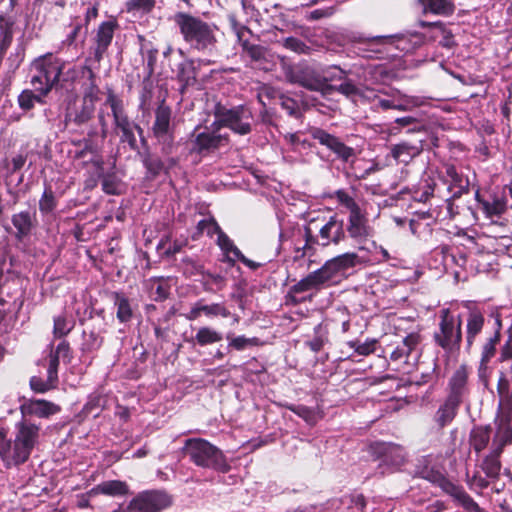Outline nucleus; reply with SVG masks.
Returning a JSON list of instances; mask_svg holds the SVG:
<instances>
[{
  "label": "nucleus",
  "mask_w": 512,
  "mask_h": 512,
  "mask_svg": "<svg viewBox=\"0 0 512 512\" xmlns=\"http://www.w3.org/2000/svg\"><path fill=\"white\" fill-rule=\"evenodd\" d=\"M21 418L29 419L28 416L38 418H48L58 413L61 408L59 405L44 399H28L20 405Z\"/></svg>",
  "instance_id": "obj_19"
},
{
  "label": "nucleus",
  "mask_w": 512,
  "mask_h": 512,
  "mask_svg": "<svg viewBox=\"0 0 512 512\" xmlns=\"http://www.w3.org/2000/svg\"><path fill=\"white\" fill-rule=\"evenodd\" d=\"M83 344H82V350L83 351H95L98 350L102 344H103V337L101 336L100 331H96L95 329L86 332H83Z\"/></svg>",
  "instance_id": "obj_45"
},
{
  "label": "nucleus",
  "mask_w": 512,
  "mask_h": 512,
  "mask_svg": "<svg viewBox=\"0 0 512 512\" xmlns=\"http://www.w3.org/2000/svg\"><path fill=\"white\" fill-rule=\"evenodd\" d=\"M485 325V317L478 309L468 312L465 325V350L470 353Z\"/></svg>",
  "instance_id": "obj_20"
},
{
  "label": "nucleus",
  "mask_w": 512,
  "mask_h": 512,
  "mask_svg": "<svg viewBox=\"0 0 512 512\" xmlns=\"http://www.w3.org/2000/svg\"><path fill=\"white\" fill-rule=\"evenodd\" d=\"M376 339H367L365 342L361 343L357 340L349 341L347 345L352 348L358 355L368 356L375 352L376 350Z\"/></svg>",
  "instance_id": "obj_49"
},
{
  "label": "nucleus",
  "mask_w": 512,
  "mask_h": 512,
  "mask_svg": "<svg viewBox=\"0 0 512 512\" xmlns=\"http://www.w3.org/2000/svg\"><path fill=\"white\" fill-rule=\"evenodd\" d=\"M11 222L16 229L15 238L22 241L31 234L34 227L33 217L29 211H21L13 214Z\"/></svg>",
  "instance_id": "obj_30"
},
{
  "label": "nucleus",
  "mask_w": 512,
  "mask_h": 512,
  "mask_svg": "<svg viewBox=\"0 0 512 512\" xmlns=\"http://www.w3.org/2000/svg\"><path fill=\"white\" fill-rule=\"evenodd\" d=\"M62 59L51 53L35 59L31 64L30 84L35 92L48 95L60 83Z\"/></svg>",
  "instance_id": "obj_8"
},
{
  "label": "nucleus",
  "mask_w": 512,
  "mask_h": 512,
  "mask_svg": "<svg viewBox=\"0 0 512 512\" xmlns=\"http://www.w3.org/2000/svg\"><path fill=\"white\" fill-rule=\"evenodd\" d=\"M87 70L89 76V84L84 89L82 101H85L90 104H94L96 106L97 101L99 100L100 89L95 81V73L89 67H84Z\"/></svg>",
  "instance_id": "obj_40"
},
{
  "label": "nucleus",
  "mask_w": 512,
  "mask_h": 512,
  "mask_svg": "<svg viewBox=\"0 0 512 512\" xmlns=\"http://www.w3.org/2000/svg\"><path fill=\"white\" fill-rule=\"evenodd\" d=\"M328 343V330L322 324L314 327V337L306 342V345L313 351L319 352Z\"/></svg>",
  "instance_id": "obj_39"
},
{
  "label": "nucleus",
  "mask_w": 512,
  "mask_h": 512,
  "mask_svg": "<svg viewBox=\"0 0 512 512\" xmlns=\"http://www.w3.org/2000/svg\"><path fill=\"white\" fill-rule=\"evenodd\" d=\"M115 305L117 307V318L120 322H127L132 317V309L129 300L123 295L115 294Z\"/></svg>",
  "instance_id": "obj_46"
},
{
  "label": "nucleus",
  "mask_w": 512,
  "mask_h": 512,
  "mask_svg": "<svg viewBox=\"0 0 512 512\" xmlns=\"http://www.w3.org/2000/svg\"><path fill=\"white\" fill-rule=\"evenodd\" d=\"M445 182L448 184L452 198H459L469 192V180L466 176L458 173L455 166L447 165L445 167Z\"/></svg>",
  "instance_id": "obj_24"
},
{
  "label": "nucleus",
  "mask_w": 512,
  "mask_h": 512,
  "mask_svg": "<svg viewBox=\"0 0 512 512\" xmlns=\"http://www.w3.org/2000/svg\"><path fill=\"white\" fill-rule=\"evenodd\" d=\"M414 6L423 15L448 17L453 15L456 10L452 0H415Z\"/></svg>",
  "instance_id": "obj_21"
},
{
  "label": "nucleus",
  "mask_w": 512,
  "mask_h": 512,
  "mask_svg": "<svg viewBox=\"0 0 512 512\" xmlns=\"http://www.w3.org/2000/svg\"><path fill=\"white\" fill-rule=\"evenodd\" d=\"M453 500L466 510L473 511V512H476L479 510V505L464 490V488H461L460 491L456 495H454Z\"/></svg>",
  "instance_id": "obj_56"
},
{
  "label": "nucleus",
  "mask_w": 512,
  "mask_h": 512,
  "mask_svg": "<svg viewBox=\"0 0 512 512\" xmlns=\"http://www.w3.org/2000/svg\"><path fill=\"white\" fill-rule=\"evenodd\" d=\"M177 78L184 86L193 84L196 81V71L191 61H184L178 65Z\"/></svg>",
  "instance_id": "obj_42"
},
{
  "label": "nucleus",
  "mask_w": 512,
  "mask_h": 512,
  "mask_svg": "<svg viewBox=\"0 0 512 512\" xmlns=\"http://www.w3.org/2000/svg\"><path fill=\"white\" fill-rule=\"evenodd\" d=\"M305 250H313L315 246L328 247L338 245L346 240L344 220L337 214L320 222L312 219L304 226Z\"/></svg>",
  "instance_id": "obj_3"
},
{
  "label": "nucleus",
  "mask_w": 512,
  "mask_h": 512,
  "mask_svg": "<svg viewBox=\"0 0 512 512\" xmlns=\"http://www.w3.org/2000/svg\"><path fill=\"white\" fill-rule=\"evenodd\" d=\"M59 359H60V357L52 351L50 354L49 365H48V369H47V375L52 380L58 381Z\"/></svg>",
  "instance_id": "obj_62"
},
{
  "label": "nucleus",
  "mask_w": 512,
  "mask_h": 512,
  "mask_svg": "<svg viewBox=\"0 0 512 512\" xmlns=\"http://www.w3.org/2000/svg\"><path fill=\"white\" fill-rule=\"evenodd\" d=\"M106 400L104 397L97 392H94L88 396L87 402L85 403L81 414L85 417L93 415L98 416L104 408Z\"/></svg>",
  "instance_id": "obj_37"
},
{
  "label": "nucleus",
  "mask_w": 512,
  "mask_h": 512,
  "mask_svg": "<svg viewBox=\"0 0 512 512\" xmlns=\"http://www.w3.org/2000/svg\"><path fill=\"white\" fill-rule=\"evenodd\" d=\"M283 71L285 79L291 84H297L312 91L324 89L321 75L306 64L284 65Z\"/></svg>",
  "instance_id": "obj_11"
},
{
  "label": "nucleus",
  "mask_w": 512,
  "mask_h": 512,
  "mask_svg": "<svg viewBox=\"0 0 512 512\" xmlns=\"http://www.w3.org/2000/svg\"><path fill=\"white\" fill-rule=\"evenodd\" d=\"M125 5L127 12L150 13L156 5V0H128Z\"/></svg>",
  "instance_id": "obj_54"
},
{
  "label": "nucleus",
  "mask_w": 512,
  "mask_h": 512,
  "mask_svg": "<svg viewBox=\"0 0 512 512\" xmlns=\"http://www.w3.org/2000/svg\"><path fill=\"white\" fill-rule=\"evenodd\" d=\"M242 46L253 60L259 61L266 58L267 50L264 47L250 43L248 40H244Z\"/></svg>",
  "instance_id": "obj_57"
},
{
  "label": "nucleus",
  "mask_w": 512,
  "mask_h": 512,
  "mask_svg": "<svg viewBox=\"0 0 512 512\" xmlns=\"http://www.w3.org/2000/svg\"><path fill=\"white\" fill-rule=\"evenodd\" d=\"M361 264L360 257L354 252H347L327 260L319 269L290 287L288 296L307 291H319L339 284L347 277L348 271Z\"/></svg>",
  "instance_id": "obj_2"
},
{
  "label": "nucleus",
  "mask_w": 512,
  "mask_h": 512,
  "mask_svg": "<svg viewBox=\"0 0 512 512\" xmlns=\"http://www.w3.org/2000/svg\"><path fill=\"white\" fill-rule=\"evenodd\" d=\"M279 104L288 115L298 118L301 115L298 102L283 94L278 95Z\"/></svg>",
  "instance_id": "obj_55"
},
{
  "label": "nucleus",
  "mask_w": 512,
  "mask_h": 512,
  "mask_svg": "<svg viewBox=\"0 0 512 512\" xmlns=\"http://www.w3.org/2000/svg\"><path fill=\"white\" fill-rule=\"evenodd\" d=\"M287 408L292 411L297 416L301 417L304 421H306L308 424H315L318 420L317 412L305 405H294L291 404L287 406Z\"/></svg>",
  "instance_id": "obj_47"
},
{
  "label": "nucleus",
  "mask_w": 512,
  "mask_h": 512,
  "mask_svg": "<svg viewBox=\"0 0 512 512\" xmlns=\"http://www.w3.org/2000/svg\"><path fill=\"white\" fill-rule=\"evenodd\" d=\"M496 328L495 330L486 338L485 342L481 346V357L479 363V371L485 370L496 355L497 345L501 339V328L502 322L499 317L495 320Z\"/></svg>",
  "instance_id": "obj_22"
},
{
  "label": "nucleus",
  "mask_w": 512,
  "mask_h": 512,
  "mask_svg": "<svg viewBox=\"0 0 512 512\" xmlns=\"http://www.w3.org/2000/svg\"><path fill=\"white\" fill-rule=\"evenodd\" d=\"M254 341V338L250 339L246 338L245 336H237L230 341L229 347L241 351L244 350L247 346L252 345Z\"/></svg>",
  "instance_id": "obj_64"
},
{
  "label": "nucleus",
  "mask_w": 512,
  "mask_h": 512,
  "mask_svg": "<svg viewBox=\"0 0 512 512\" xmlns=\"http://www.w3.org/2000/svg\"><path fill=\"white\" fill-rule=\"evenodd\" d=\"M184 40L197 50H204L214 42L213 34H183Z\"/></svg>",
  "instance_id": "obj_43"
},
{
  "label": "nucleus",
  "mask_w": 512,
  "mask_h": 512,
  "mask_svg": "<svg viewBox=\"0 0 512 512\" xmlns=\"http://www.w3.org/2000/svg\"><path fill=\"white\" fill-rule=\"evenodd\" d=\"M345 77V73L342 69L337 66L329 67L326 70L322 71L321 78L323 79L324 87L328 81H332L334 79L342 80Z\"/></svg>",
  "instance_id": "obj_61"
},
{
  "label": "nucleus",
  "mask_w": 512,
  "mask_h": 512,
  "mask_svg": "<svg viewBox=\"0 0 512 512\" xmlns=\"http://www.w3.org/2000/svg\"><path fill=\"white\" fill-rule=\"evenodd\" d=\"M218 127H227L239 135H247L252 131L253 115L245 105H238L232 108L217 106L215 109Z\"/></svg>",
  "instance_id": "obj_9"
},
{
  "label": "nucleus",
  "mask_w": 512,
  "mask_h": 512,
  "mask_svg": "<svg viewBox=\"0 0 512 512\" xmlns=\"http://www.w3.org/2000/svg\"><path fill=\"white\" fill-rule=\"evenodd\" d=\"M285 46L297 53H309L311 48L305 42L297 37H288L285 40Z\"/></svg>",
  "instance_id": "obj_60"
},
{
  "label": "nucleus",
  "mask_w": 512,
  "mask_h": 512,
  "mask_svg": "<svg viewBox=\"0 0 512 512\" xmlns=\"http://www.w3.org/2000/svg\"><path fill=\"white\" fill-rule=\"evenodd\" d=\"M421 101L418 97L399 95L392 99H379L377 106L383 110L395 109L399 111H407L411 107L419 106Z\"/></svg>",
  "instance_id": "obj_29"
},
{
  "label": "nucleus",
  "mask_w": 512,
  "mask_h": 512,
  "mask_svg": "<svg viewBox=\"0 0 512 512\" xmlns=\"http://www.w3.org/2000/svg\"><path fill=\"white\" fill-rule=\"evenodd\" d=\"M104 105L111 109L114 129L120 142L126 143L131 150L138 151L136 133L142 134L143 128L129 118L123 100L112 89H108Z\"/></svg>",
  "instance_id": "obj_7"
},
{
  "label": "nucleus",
  "mask_w": 512,
  "mask_h": 512,
  "mask_svg": "<svg viewBox=\"0 0 512 512\" xmlns=\"http://www.w3.org/2000/svg\"><path fill=\"white\" fill-rule=\"evenodd\" d=\"M340 501L347 512H364L366 506V501L362 494L344 495Z\"/></svg>",
  "instance_id": "obj_41"
},
{
  "label": "nucleus",
  "mask_w": 512,
  "mask_h": 512,
  "mask_svg": "<svg viewBox=\"0 0 512 512\" xmlns=\"http://www.w3.org/2000/svg\"><path fill=\"white\" fill-rule=\"evenodd\" d=\"M217 245L220 247L229 262H234L236 258L241 255V251L224 232H221L217 237Z\"/></svg>",
  "instance_id": "obj_38"
},
{
  "label": "nucleus",
  "mask_w": 512,
  "mask_h": 512,
  "mask_svg": "<svg viewBox=\"0 0 512 512\" xmlns=\"http://www.w3.org/2000/svg\"><path fill=\"white\" fill-rule=\"evenodd\" d=\"M204 314L207 318L222 317L228 318L231 312L222 302L220 303H205L204 299H199L192 304L191 308L182 314V316L188 321H195Z\"/></svg>",
  "instance_id": "obj_18"
},
{
  "label": "nucleus",
  "mask_w": 512,
  "mask_h": 512,
  "mask_svg": "<svg viewBox=\"0 0 512 512\" xmlns=\"http://www.w3.org/2000/svg\"><path fill=\"white\" fill-rule=\"evenodd\" d=\"M421 342V336L419 333H409L400 344L390 354V360L398 364V368L401 365L413 364L419 356L418 346Z\"/></svg>",
  "instance_id": "obj_17"
},
{
  "label": "nucleus",
  "mask_w": 512,
  "mask_h": 512,
  "mask_svg": "<svg viewBox=\"0 0 512 512\" xmlns=\"http://www.w3.org/2000/svg\"><path fill=\"white\" fill-rule=\"evenodd\" d=\"M113 34H96L95 57L99 60L112 41Z\"/></svg>",
  "instance_id": "obj_59"
},
{
  "label": "nucleus",
  "mask_w": 512,
  "mask_h": 512,
  "mask_svg": "<svg viewBox=\"0 0 512 512\" xmlns=\"http://www.w3.org/2000/svg\"><path fill=\"white\" fill-rule=\"evenodd\" d=\"M334 197L341 206L347 209L348 213H352L361 208L355 199L345 190L339 189L335 191Z\"/></svg>",
  "instance_id": "obj_53"
},
{
  "label": "nucleus",
  "mask_w": 512,
  "mask_h": 512,
  "mask_svg": "<svg viewBox=\"0 0 512 512\" xmlns=\"http://www.w3.org/2000/svg\"><path fill=\"white\" fill-rule=\"evenodd\" d=\"M308 133L314 140L318 141L320 145L325 146L333 152L337 158L344 162H348L355 155L352 147L347 146L338 137L328 133L322 128L310 127Z\"/></svg>",
  "instance_id": "obj_16"
},
{
  "label": "nucleus",
  "mask_w": 512,
  "mask_h": 512,
  "mask_svg": "<svg viewBox=\"0 0 512 512\" xmlns=\"http://www.w3.org/2000/svg\"><path fill=\"white\" fill-rule=\"evenodd\" d=\"M475 198L481 205V210L489 219L499 218L507 209V203L504 198L494 197L491 200H485L480 198L479 191L476 192Z\"/></svg>",
  "instance_id": "obj_31"
},
{
  "label": "nucleus",
  "mask_w": 512,
  "mask_h": 512,
  "mask_svg": "<svg viewBox=\"0 0 512 512\" xmlns=\"http://www.w3.org/2000/svg\"><path fill=\"white\" fill-rule=\"evenodd\" d=\"M423 150L422 141L408 142L402 141L394 144L390 148V155L401 164H409Z\"/></svg>",
  "instance_id": "obj_23"
},
{
  "label": "nucleus",
  "mask_w": 512,
  "mask_h": 512,
  "mask_svg": "<svg viewBox=\"0 0 512 512\" xmlns=\"http://www.w3.org/2000/svg\"><path fill=\"white\" fill-rule=\"evenodd\" d=\"M29 383H30L31 389L34 392H36V393H45V392H47L49 390L54 389L57 386L58 381L57 380H52L47 375V379L46 380H43L42 378H40L38 376H33V377H31Z\"/></svg>",
  "instance_id": "obj_50"
},
{
  "label": "nucleus",
  "mask_w": 512,
  "mask_h": 512,
  "mask_svg": "<svg viewBox=\"0 0 512 512\" xmlns=\"http://www.w3.org/2000/svg\"><path fill=\"white\" fill-rule=\"evenodd\" d=\"M96 106L94 104L81 102V105L75 110L72 121L76 125H82L90 121L95 113Z\"/></svg>",
  "instance_id": "obj_44"
},
{
  "label": "nucleus",
  "mask_w": 512,
  "mask_h": 512,
  "mask_svg": "<svg viewBox=\"0 0 512 512\" xmlns=\"http://www.w3.org/2000/svg\"><path fill=\"white\" fill-rule=\"evenodd\" d=\"M170 107L164 103L160 104L155 110V120L152 125V134L160 146L161 153L164 156L171 155L175 149L174 131L171 126Z\"/></svg>",
  "instance_id": "obj_10"
},
{
  "label": "nucleus",
  "mask_w": 512,
  "mask_h": 512,
  "mask_svg": "<svg viewBox=\"0 0 512 512\" xmlns=\"http://www.w3.org/2000/svg\"><path fill=\"white\" fill-rule=\"evenodd\" d=\"M136 152L140 156L142 164L146 169V177L149 179H155L159 176L164 169V162L161 158L153 155L149 149H146L143 152L138 149Z\"/></svg>",
  "instance_id": "obj_33"
},
{
  "label": "nucleus",
  "mask_w": 512,
  "mask_h": 512,
  "mask_svg": "<svg viewBox=\"0 0 512 512\" xmlns=\"http://www.w3.org/2000/svg\"><path fill=\"white\" fill-rule=\"evenodd\" d=\"M432 481L435 482L443 490V492H445L452 498L460 491L461 488H463L462 486L451 482L449 479H447L440 473L434 475Z\"/></svg>",
  "instance_id": "obj_52"
},
{
  "label": "nucleus",
  "mask_w": 512,
  "mask_h": 512,
  "mask_svg": "<svg viewBox=\"0 0 512 512\" xmlns=\"http://www.w3.org/2000/svg\"><path fill=\"white\" fill-rule=\"evenodd\" d=\"M492 439L493 435L490 425L474 426L469 433V445L477 455L488 447Z\"/></svg>",
  "instance_id": "obj_26"
},
{
  "label": "nucleus",
  "mask_w": 512,
  "mask_h": 512,
  "mask_svg": "<svg viewBox=\"0 0 512 512\" xmlns=\"http://www.w3.org/2000/svg\"><path fill=\"white\" fill-rule=\"evenodd\" d=\"M171 504V498L163 491H144L135 496L127 506V512H160Z\"/></svg>",
  "instance_id": "obj_12"
},
{
  "label": "nucleus",
  "mask_w": 512,
  "mask_h": 512,
  "mask_svg": "<svg viewBox=\"0 0 512 512\" xmlns=\"http://www.w3.org/2000/svg\"><path fill=\"white\" fill-rule=\"evenodd\" d=\"M191 147L190 153H196L199 155H208L221 146H224L228 142L226 135H222L218 132V129L212 131L207 128L202 132H197V128L191 135Z\"/></svg>",
  "instance_id": "obj_13"
},
{
  "label": "nucleus",
  "mask_w": 512,
  "mask_h": 512,
  "mask_svg": "<svg viewBox=\"0 0 512 512\" xmlns=\"http://www.w3.org/2000/svg\"><path fill=\"white\" fill-rule=\"evenodd\" d=\"M62 67L60 72V82H73L78 77L76 66L62 59Z\"/></svg>",
  "instance_id": "obj_58"
},
{
  "label": "nucleus",
  "mask_w": 512,
  "mask_h": 512,
  "mask_svg": "<svg viewBox=\"0 0 512 512\" xmlns=\"http://www.w3.org/2000/svg\"><path fill=\"white\" fill-rule=\"evenodd\" d=\"M511 416L496 418V430L490 445V451L486 454L481 463L480 468L488 479L496 480L499 478L501 471L500 456L507 445L512 444V425L510 423Z\"/></svg>",
  "instance_id": "obj_5"
},
{
  "label": "nucleus",
  "mask_w": 512,
  "mask_h": 512,
  "mask_svg": "<svg viewBox=\"0 0 512 512\" xmlns=\"http://www.w3.org/2000/svg\"><path fill=\"white\" fill-rule=\"evenodd\" d=\"M40 438L41 426L31 419L17 421L11 436L5 428H0V459L4 467L10 469L26 463Z\"/></svg>",
  "instance_id": "obj_1"
},
{
  "label": "nucleus",
  "mask_w": 512,
  "mask_h": 512,
  "mask_svg": "<svg viewBox=\"0 0 512 512\" xmlns=\"http://www.w3.org/2000/svg\"><path fill=\"white\" fill-rule=\"evenodd\" d=\"M223 232L216 222V220L212 217L202 219L197 224V235L206 234L209 237H213L214 234H217V237L219 234Z\"/></svg>",
  "instance_id": "obj_48"
},
{
  "label": "nucleus",
  "mask_w": 512,
  "mask_h": 512,
  "mask_svg": "<svg viewBox=\"0 0 512 512\" xmlns=\"http://www.w3.org/2000/svg\"><path fill=\"white\" fill-rule=\"evenodd\" d=\"M462 339L461 315H454L448 308L440 310L438 329L433 334L435 345L451 357L459 353Z\"/></svg>",
  "instance_id": "obj_6"
},
{
  "label": "nucleus",
  "mask_w": 512,
  "mask_h": 512,
  "mask_svg": "<svg viewBox=\"0 0 512 512\" xmlns=\"http://www.w3.org/2000/svg\"><path fill=\"white\" fill-rule=\"evenodd\" d=\"M471 374L467 365H460L451 375L447 383L446 398L462 405L469 397V376Z\"/></svg>",
  "instance_id": "obj_15"
},
{
  "label": "nucleus",
  "mask_w": 512,
  "mask_h": 512,
  "mask_svg": "<svg viewBox=\"0 0 512 512\" xmlns=\"http://www.w3.org/2000/svg\"><path fill=\"white\" fill-rule=\"evenodd\" d=\"M346 239L349 237L357 243L365 242L372 236V227L369 224L368 214L365 209L360 208L348 213L344 223Z\"/></svg>",
  "instance_id": "obj_14"
},
{
  "label": "nucleus",
  "mask_w": 512,
  "mask_h": 512,
  "mask_svg": "<svg viewBox=\"0 0 512 512\" xmlns=\"http://www.w3.org/2000/svg\"><path fill=\"white\" fill-rule=\"evenodd\" d=\"M173 19L178 25L180 32H211L207 23L190 14L178 12L174 15Z\"/></svg>",
  "instance_id": "obj_28"
},
{
  "label": "nucleus",
  "mask_w": 512,
  "mask_h": 512,
  "mask_svg": "<svg viewBox=\"0 0 512 512\" xmlns=\"http://www.w3.org/2000/svg\"><path fill=\"white\" fill-rule=\"evenodd\" d=\"M336 90L347 97H354L359 92L356 85L353 84L351 81L342 82L336 87Z\"/></svg>",
  "instance_id": "obj_63"
},
{
  "label": "nucleus",
  "mask_w": 512,
  "mask_h": 512,
  "mask_svg": "<svg viewBox=\"0 0 512 512\" xmlns=\"http://www.w3.org/2000/svg\"><path fill=\"white\" fill-rule=\"evenodd\" d=\"M380 453L382 463L391 470L398 469L405 462V451L399 445L392 443L382 444L380 446Z\"/></svg>",
  "instance_id": "obj_27"
},
{
  "label": "nucleus",
  "mask_w": 512,
  "mask_h": 512,
  "mask_svg": "<svg viewBox=\"0 0 512 512\" xmlns=\"http://www.w3.org/2000/svg\"><path fill=\"white\" fill-rule=\"evenodd\" d=\"M75 326V321L68 317L65 312L53 318V336L61 339L67 336Z\"/></svg>",
  "instance_id": "obj_35"
},
{
  "label": "nucleus",
  "mask_w": 512,
  "mask_h": 512,
  "mask_svg": "<svg viewBox=\"0 0 512 512\" xmlns=\"http://www.w3.org/2000/svg\"><path fill=\"white\" fill-rule=\"evenodd\" d=\"M46 96L35 92L33 88L25 89L19 94L17 102L22 110L29 111L34 108L35 103L43 104Z\"/></svg>",
  "instance_id": "obj_36"
},
{
  "label": "nucleus",
  "mask_w": 512,
  "mask_h": 512,
  "mask_svg": "<svg viewBox=\"0 0 512 512\" xmlns=\"http://www.w3.org/2000/svg\"><path fill=\"white\" fill-rule=\"evenodd\" d=\"M222 340V333L210 326L200 327L192 339V341L199 346L212 345Z\"/></svg>",
  "instance_id": "obj_34"
},
{
  "label": "nucleus",
  "mask_w": 512,
  "mask_h": 512,
  "mask_svg": "<svg viewBox=\"0 0 512 512\" xmlns=\"http://www.w3.org/2000/svg\"><path fill=\"white\" fill-rule=\"evenodd\" d=\"M129 491L128 485L120 480H109L104 481L95 487H93L89 494L90 495H108V496H122L126 495Z\"/></svg>",
  "instance_id": "obj_32"
},
{
  "label": "nucleus",
  "mask_w": 512,
  "mask_h": 512,
  "mask_svg": "<svg viewBox=\"0 0 512 512\" xmlns=\"http://www.w3.org/2000/svg\"><path fill=\"white\" fill-rule=\"evenodd\" d=\"M183 452L198 467L220 473H226L231 468L224 453L203 438H189L185 440Z\"/></svg>",
  "instance_id": "obj_4"
},
{
  "label": "nucleus",
  "mask_w": 512,
  "mask_h": 512,
  "mask_svg": "<svg viewBox=\"0 0 512 512\" xmlns=\"http://www.w3.org/2000/svg\"><path fill=\"white\" fill-rule=\"evenodd\" d=\"M57 206V201L54 193L50 187L45 188L40 200L39 210L42 214H48L52 212Z\"/></svg>",
  "instance_id": "obj_51"
},
{
  "label": "nucleus",
  "mask_w": 512,
  "mask_h": 512,
  "mask_svg": "<svg viewBox=\"0 0 512 512\" xmlns=\"http://www.w3.org/2000/svg\"><path fill=\"white\" fill-rule=\"evenodd\" d=\"M460 406V404L445 397L433 416L436 426L442 429L450 425L456 418Z\"/></svg>",
  "instance_id": "obj_25"
}]
</instances>
